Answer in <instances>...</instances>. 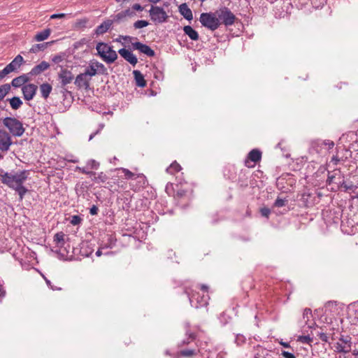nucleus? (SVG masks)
<instances>
[{
    "label": "nucleus",
    "instance_id": "f257e3e1",
    "mask_svg": "<svg viewBox=\"0 0 358 358\" xmlns=\"http://www.w3.org/2000/svg\"><path fill=\"white\" fill-rule=\"evenodd\" d=\"M29 171H21L14 174L6 173L1 176V182L10 188L14 189L19 194L20 199L22 200L27 189L22 185L28 178Z\"/></svg>",
    "mask_w": 358,
    "mask_h": 358
},
{
    "label": "nucleus",
    "instance_id": "f03ea898",
    "mask_svg": "<svg viewBox=\"0 0 358 358\" xmlns=\"http://www.w3.org/2000/svg\"><path fill=\"white\" fill-rule=\"evenodd\" d=\"M118 170L124 173L126 180H131L129 185L133 191L137 192L145 185L146 178L143 173H133L125 168H120Z\"/></svg>",
    "mask_w": 358,
    "mask_h": 358
},
{
    "label": "nucleus",
    "instance_id": "7ed1b4c3",
    "mask_svg": "<svg viewBox=\"0 0 358 358\" xmlns=\"http://www.w3.org/2000/svg\"><path fill=\"white\" fill-rule=\"evenodd\" d=\"M97 54L106 63L112 64L117 59V52L108 44L99 42L96 44Z\"/></svg>",
    "mask_w": 358,
    "mask_h": 358
},
{
    "label": "nucleus",
    "instance_id": "20e7f679",
    "mask_svg": "<svg viewBox=\"0 0 358 358\" xmlns=\"http://www.w3.org/2000/svg\"><path fill=\"white\" fill-rule=\"evenodd\" d=\"M199 20L203 27L212 31L217 29L221 24L217 17V11L215 13H201Z\"/></svg>",
    "mask_w": 358,
    "mask_h": 358
},
{
    "label": "nucleus",
    "instance_id": "39448f33",
    "mask_svg": "<svg viewBox=\"0 0 358 358\" xmlns=\"http://www.w3.org/2000/svg\"><path fill=\"white\" fill-rule=\"evenodd\" d=\"M3 125L8 128L10 134L15 136H21L24 132V129L20 121L15 117H6L3 120Z\"/></svg>",
    "mask_w": 358,
    "mask_h": 358
},
{
    "label": "nucleus",
    "instance_id": "423d86ee",
    "mask_svg": "<svg viewBox=\"0 0 358 358\" xmlns=\"http://www.w3.org/2000/svg\"><path fill=\"white\" fill-rule=\"evenodd\" d=\"M189 296L192 306L196 308L206 306L208 304L209 296L208 294H203L201 296L199 292L191 293L188 289L185 290Z\"/></svg>",
    "mask_w": 358,
    "mask_h": 358
},
{
    "label": "nucleus",
    "instance_id": "0eeeda50",
    "mask_svg": "<svg viewBox=\"0 0 358 358\" xmlns=\"http://www.w3.org/2000/svg\"><path fill=\"white\" fill-rule=\"evenodd\" d=\"M166 192L178 201L185 199L187 195V190L182 184H177L174 187L173 183H168L166 186Z\"/></svg>",
    "mask_w": 358,
    "mask_h": 358
},
{
    "label": "nucleus",
    "instance_id": "6e6552de",
    "mask_svg": "<svg viewBox=\"0 0 358 358\" xmlns=\"http://www.w3.org/2000/svg\"><path fill=\"white\" fill-rule=\"evenodd\" d=\"M216 11L221 24L222 23L225 26H231L234 24L236 17L228 8L224 7Z\"/></svg>",
    "mask_w": 358,
    "mask_h": 358
},
{
    "label": "nucleus",
    "instance_id": "1a4fd4ad",
    "mask_svg": "<svg viewBox=\"0 0 358 358\" xmlns=\"http://www.w3.org/2000/svg\"><path fill=\"white\" fill-rule=\"evenodd\" d=\"M107 69L105 66L96 60H92L89 64V66L85 69V73L89 76L91 78L97 74H106Z\"/></svg>",
    "mask_w": 358,
    "mask_h": 358
},
{
    "label": "nucleus",
    "instance_id": "9d476101",
    "mask_svg": "<svg viewBox=\"0 0 358 358\" xmlns=\"http://www.w3.org/2000/svg\"><path fill=\"white\" fill-rule=\"evenodd\" d=\"M13 141L10 134L3 129H0V159L3 158V154L10 150Z\"/></svg>",
    "mask_w": 358,
    "mask_h": 358
},
{
    "label": "nucleus",
    "instance_id": "9b49d317",
    "mask_svg": "<svg viewBox=\"0 0 358 358\" xmlns=\"http://www.w3.org/2000/svg\"><path fill=\"white\" fill-rule=\"evenodd\" d=\"M149 13L152 20L155 22H163L167 18V15L164 9L158 6H152Z\"/></svg>",
    "mask_w": 358,
    "mask_h": 358
},
{
    "label": "nucleus",
    "instance_id": "f8f14e48",
    "mask_svg": "<svg viewBox=\"0 0 358 358\" xmlns=\"http://www.w3.org/2000/svg\"><path fill=\"white\" fill-rule=\"evenodd\" d=\"M92 78L85 72L78 74L75 79L74 84L79 89L87 90L90 88Z\"/></svg>",
    "mask_w": 358,
    "mask_h": 358
},
{
    "label": "nucleus",
    "instance_id": "ddd939ff",
    "mask_svg": "<svg viewBox=\"0 0 358 358\" xmlns=\"http://www.w3.org/2000/svg\"><path fill=\"white\" fill-rule=\"evenodd\" d=\"M261 159L262 152L257 149H253L248 153V158L245 161V165L248 168H253Z\"/></svg>",
    "mask_w": 358,
    "mask_h": 358
},
{
    "label": "nucleus",
    "instance_id": "4468645a",
    "mask_svg": "<svg viewBox=\"0 0 358 358\" xmlns=\"http://www.w3.org/2000/svg\"><path fill=\"white\" fill-rule=\"evenodd\" d=\"M136 16V12H134L131 8L122 10L113 16V21L116 23L124 22L129 18H133Z\"/></svg>",
    "mask_w": 358,
    "mask_h": 358
},
{
    "label": "nucleus",
    "instance_id": "2eb2a0df",
    "mask_svg": "<svg viewBox=\"0 0 358 358\" xmlns=\"http://www.w3.org/2000/svg\"><path fill=\"white\" fill-rule=\"evenodd\" d=\"M38 87L34 84H27L22 87V92L24 99L27 101H30L34 97Z\"/></svg>",
    "mask_w": 358,
    "mask_h": 358
},
{
    "label": "nucleus",
    "instance_id": "dca6fc26",
    "mask_svg": "<svg viewBox=\"0 0 358 358\" xmlns=\"http://www.w3.org/2000/svg\"><path fill=\"white\" fill-rule=\"evenodd\" d=\"M58 77L61 81V85L62 87H64L66 85L71 83L74 78L72 72L66 69H61L58 73Z\"/></svg>",
    "mask_w": 358,
    "mask_h": 358
},
{
    "label": "nucleus",
    "instance_id": "f3484780",
    "mask_svg": "<svg viewBox=\"0 0 358 358\" xmlns=\"http://www.w3.org/2000/svg\"><path fill=\"white\" fill-rule=\"evenodd\" d=\"M24 61L23 57L18 55L15 57V58L10 63L8 64L3 69L4 73H7V75L18 68L22 65V62Z\"/></svg>",
    "mask_w": 358,
    "mask_h": 358
},
{
    "label": "nucleus",
    "instance_id": "a211bd4d",
    "mask_svg": "<svg viewBox=\"0 0 358 358\" xmlns=\"http://www.w3.org/2000/svg\"><path fill=\"white\" fill-rule=\"evenodd\" d=\"M132 47L134 49L139 50L148 57H153L155 55V51L150 46L141 42L132 43Z\"/></svg>",
    "mask_w": 358,
    "mask_h": 358
},
{
    "label": "nucleus",
    "instance_id": "6ab92c4d",
    "mask_svg": "<svg viewBox=\"0 0 358 358\" xmlns=\"http://www.w3.org/2000/svg\"><path fill=\"white\" fill-rule=\"evenodd\" d=\"M118 53L131 65L135 66L138 63L137 57L130 50L122 48L118 50Z\"/></svg>",
    "mask_w": 358,
    "mask_h": 358
},
{
    "label": "nucleus",
    "instance_id": "aec40b11",
    "mask_svg": "<svg viewBox=\"0 0 358 358\" xmlns=\"http://www.w3.org/2000/svg\"><path fill=\"white\" fill-rule=\"evenodd\" d=\"M50 67L49 63L43 61L39 64L35 66L30 71L31 76H37L45 71Z\"/></svg>",
    "mask_w": 358,
    "mask_h": 358
},
{
    "label": "nucleus",
    "instance_id": "412c9836",
    "mask_svg": "<svg viewBox=\"0 0 358 358\" xmlns=\"http://www.w3.org/2000/svg\"><path fill=\"white\" fill-rule=\"evenodd\" d=\"M113 22H115L113 19L104 21L96 28L95 34L96 35L103 34L110 28Z\"/></svg>",
    "mask_w": 358,
    "mask_h": 358
},
{
    "label": "nucleus",
    "instance_id": "4be33fe9",
    "mask_svg": "<svg viewBox=\"0 0 358 358\" xmlns=\"http://www.w3.org/2000/svg\"><path fill=\"white\" fill-rule=\"evenodd\" d=\"M180 13L187 20H192L193 18V15L191 9L188 7L187 3H182L179 6Z\"/></svg>",
    "mask_w": 358,
    "mask_h": 358
},
{
    "label": "nucleus",
    "instance_id": "5701e85b",
    "mask_svg": "<svg viewBox=\"0 0 358 358\" xmlns=\"http://www.w3.org/2000/svg\"><path fill=\"white\" fill-rule=\"evenodd\" d=\"M133 74L134 76V79L136 81V84L138 87H144L146 86V80L144 78L143 75L141 73V71L138 70H134L133 71Z\"/></svg>",
    "mask_w": 358,
    "mask_h": 358
},
{
    "label": "nucleus",
    "instance_id": "b1692460",
    "mask_svg": "<svg viewBox=\"0 0 358 358\" xmlns=\"http://www.w3.org/2000/svg\"><path fill=\"white\" fill-rule=\"evenodd\" d=\"M183 31L185 34L189 37L190 39L193 41H197L199 39V34L191 26H185Z\"/></svg>",
    "mask_w": 358,
    "mask_h": 358
},
{
    "label": "nucleus",
    "instance_id": "393cba45",
    "mask_svg": "<svg viewBox=\"0 0 358 358\" xmlns=\"http://www.w3.org/2000/svg\"><path fill=\"white\" fill-rule=\"evenodd\" d=\"M50 34H51V29L49 28L45 29L41 32H38L34 36V39L38 42L43 41H45V39H47L50 36Z\"/></svg>",
    "mask_w": 358,
    "mask_h": 358
},
{
    "label": "nucleus",
    "instance_id": "a878e982",
    "mask_svg": "<svg viewBox=\"0 0 358 358\" xmlns=\"http://www.w3.org/2000/svg\"><path fill=\"white\" fill-rule=\"evenodd\" d=\"M52 87L49 83H43L40 85V92L42 97L46 99L51 93Z\"/></svg>",
    "mask_w": 358,
    "mask_h": 358
},
{
    "label": "nucleus",
    "instance_id": "bb28decb",
    "mask_svg": "<svg viewBox=\"0 0 358 358\" xmlns=\"http://www.w3.org/2000/svg\"><path fill=\"white\" fill-rule=\"evenodd\" d=\"M53 41L47 42L44 43L35 44L30 48L29 52L32 53H37L40 51H43L46 49L49 44L52 43Z\"/></svg>",
    "mask_w": 358,
    "mask_h": 358
},
{
    "label": "nucleus",
    "instance_id": "cd10ccee",
    "mask_svg": "<svg viewBox=\"0 0 358 358\" xmlns=\"http://www.w3.org/2000/svg\"><path fill=\"white\" fill-rule=\"evenodd\" d=\"M64 236L65 234L62 231L55 234L53 241L57 247H62L64 245Z\"/></svg>",
    "mask_w": 358,
    "mask_h": 358
},
{
    "label": "nucleus",
    "instance_id": "c85d7f7f",
    "mask_svg": "<svg viewBox=\"0 0 358 358\" xmlns=\"http://www.w3.org/2000/svg\"><path fill=\"white\" fill-rule=\"evenodd\" d=\"M27 80V76L24 75L14 78L11 83L13 87H17L23 85Z\"/></svg>",
    "mask_w": 358,
    "mask_h": 358
},
{
    "label": "nucleus",
    "instance_id": "c756f323",
    "mask_svg": "<svg viewBox=\"0 0 358 358\" xmlns=\"http://www.w3.org/2000/svg\"><path fill=\"white\" fill-rule=\"evenodd\" d=\"M181 170L180 165L176 162H173L167 169L166 172L169 174L174 175Z\"/></svg>",
    "mask_w": 358,
    "mask_h": 358
},
{
    "label": "nucleus",
    "instance_id": "7c9ffc66",
    "mask_svg": "<svg viewBox=\"0 0 358 358\" xmlns=\"http://www.w3.org/2000/svg\"><path fill=\"white\" fill-rule=\"evenodd\" d=\"M197 354V352L194 349H185L178 352V356L183 357H192Z\"/></svg>",
    "mask_w": 358,
    "mask_h": 358
},
{
    "label": "nucleus",
    "instance_id": "2f4dec72",
    "mask_svg": "<svg viewBox=\"0 0 358 358\" xmlns=\"http://www.w3.org/2000/svg\"><path fill=\"white\" fill-rule=\"evenodd\" d=\"M9 102H10V107L13 110H17L22 105V101L17 96H14V97L10 99Z\"/></svg>",
    "mask_w": 358,
    "mask_h": 358
},
{
    "label": "nucleus",
    "instance_id": "473e14b6",
    "mask_svg": "<svg viewBox=\"0 0 358 358\" xmlns=\"http://www.w3.org/2000/svg\"><path fill=\"white\" fill-rule=\"evenodd\" d=\"M10 90V85L9 84H4L0 87V101L6 96Z\"/></svg>",
    "mask_w": 358,
    "mask_h": 358
},
{
    "label": "nucleus",
    "instance_id": "72a5a7b5",
    "mask_svg": "<svg viewBox=\"0 0 358 358\" xmlns=\"http://www.w3.org/2000/svg\"><path fill=\"white\" fill-rule=\"evenodd\" d=\"M94 176L93 180L96 183L105 182L107 180L106 175L105 173H103V172H101L99 174H97V175L96 174L95 176Z\"/></svg>",
    "mask_w": 358,
    "mask_h": 358
},
{
    "label": "nucleus",
    "instance_id": "f704fd0d",
    "mask_svg": "<svg viewBox=\"0 0 358 358\" xmlns=\"http://www.w3.org/2000/svg\"><path fill=\"white\" fill-rule=\"evenodd\" d=\"M149 24L148 22L145 20H137L134 23V27L135 29H141L145 27H147Z\"/></svg>",
    "mask_w": 358,
    "mask_h": 358
},
{
    "label": "nucleus",
    "instance_id": "c9c22d12",
    "mask_svg": "<svg viewBox=\"0 0 358 358\" xmlns=\"http://www.w3.org/2000/svg\"><path fill=\"white\" fill-rule=\"evenodd\" d=\"M297 341H299L302 343L310 344L313 342V338L309 336H299L297 338Z\"/></svg>",
    "mask_w": 358,
    "mask_h": 358
},
{
    "label": "nucleus",
    "instance_id": "e433bc0d",
    "mask_svg": "<svg viewBox=\"0 0 358 358\" xmlns=\"http://www.w3.org/2000/svg\"><path fill=\"white\" fill-rule=\"evenodd\" d=\"M287 201L280 198H278L274 203V206L278 208H281L285 206Z\"/></svg>",
    "mask_w": 358,
    "mask_h": 358
},
{
    "label": "nucleus",
    "instance_id": "4c0bfd02",
    "mask_svg": "<svg viewBox=\"0 0 358 358\" xmlns=\"http://www.w3.org/2000/svg\"><path fill=\"white\" fill-rule=\"evenodd\" d=\"M82 221V219L80 218V216L78 215H73L71 217V224H72L73 225H77V224H79Z\"/></svg>",
    "mask_w": 358,
    "mask_h": 358
},
{
    "label": "nucleus",
    "instance_id": "58836bf2",
    "mask_svg": "<svg viewBox=\"0 0 358 358\" xmlns=\"http://www.w3.org/2000/svg\"><path fill=\"white\" fill-rule=\"evenodd\" d=\"M260 213L262 216L268 217L269 215L271 214V210L269 208L264 207L260 209Z\"/></svg>",
    "mask_w": 358,
    "mask_h": 358
},
{
    "label": "nucleus",
    "instance_id": "ea45409f",
    "mask_svg": "<svg viewBox=\"0 0 358 358\" xmlns=\"http://www.w3.org/2000/svg\"><path fill=\"white\" fill-rule=\"evenodd\" d=\"M187 334V336H188V341H183V344H188V343L190 342V341H189V340H190L191 341H194V340L196 338V335L194 333H193V332H188Z\"/></svg>",
    "mask_w": 358,
    "mask_h": 358
},
{
    "label": "nucleus",
    "instance_id": "a19ab883",
    "mask_svg": "<svg viewBox=\"0 0 358 358\" xmlns=\"http://www.w3.org/2000/svg\"><path fill=\"white\" fill-rule=\"evenodd\" d=\"M87 23V20H86V19L80 20L76 22V27H85L86 26Z\"/></svg>",
    "mask_w": 358,
    "mask_h": 358
},
{
    "label": "nucleus",
    "instance_id": "79ce46f5",
    "mask_svg": "<svg viewBox=\"0 0 358 358\" xmlns=\"http://www.w3.org/2000/svg\"><path fill=\"white\" fill-rule=\"evenodd\" d=\"M77 169H78L80 171H81L83 173L90 175V176H95L96 173L92 171H87L84 168L81 167H77Z\"/></svg>",
    "mask_w": 358,
    "mask_h": 358
},
{
    "label": "nucleus",
    "instance_id": "37998d69",
    "mask_svg": "<svg viewBox=\"0 0 358 358\" xmlns=\"http://www.w3.org/2000/svg\"><path fill=\"white\" fill-rule=\"evenodd\" d=\"M131 9H132L134 10V12H135L136 10L137 11H142L143 10V7H142L140 4L138 3H135L132 6V7L131 8Z\"/></svg>",
    "mask_w": 358,
    "mask_h": 358
},
{
    "label": "nucleus",
    "instance_id": "c03bdc74",
    "mask_svg": "<svg viewBox=\"0 0 358 358\" xmlns=\"http://www.w3.org/2000/svg\"><path fill=\"white\" fill-rule=\"evenodd\" d=\"M311 315H312V311L310 308H306L303 310V317H307V319L308 320L309 316H311Z\"/></svg>",
    "mask_w": 358,
    "mask_h": 358
},
{
    "label": "nucleus",
    "instance_id": "a18cd8bd",
    "mask_svg": "<svg viewBox=\"0 0 358 358\" xmlns=\"http://www.w3.org/2000/svg\"><path fill=\"white\" fill-rule=\"evenodd\" d=\"M335 178H336V173L331 174L330 173H329L327 182L329 184H331V183L334 182Z\"/></svg>",
    "mask_w": 358,
    "mask_h": 358
},
{
    "label": "nucleus",
    "instance_id": "49530a36",
    "mask_svg": "<svg viewBox=\"0 0 358 358\" xmlns=\"http://www.w3.org/2000/svg\"><path fill=\"white\" fill-rule=\"evenodd\" d=\"M282 355L285 358H296L295 356L292 353L287 352V351H282Z\"/></svg>",
    "mask_w": 358,
    "mask_h": 358
},
{
    "label": "nucleus",
    "instance_id": "de8ad7c7",
    "mask_svg": "<svg viewBox=\"0 0 358 358\" xmlns=\"http://www.w3.org/2000/svg\"><path fill=\"white\" fill-rule=\"evenodd\" d=\"M65 16V13L53 14L50 16V19L64 18Z\"/></svg>",
    "mask_w": 358,
    "mask_h": 358
},
{
    "label": "nucleus",
    "instance_id": "09e8293b",
    "mask_svg": "<svg viewBox=\"0 0 358 358\" xmlns=\"http://www.w3.org/2000/svg\"><path fill=\"white\" fill-rule=\"evenodd\" d=\"M98 208L96 206H93L90 210V213L92 215H95L98 213Z\"/></svg>",
    "mask_w": 358,
    "mask_h": 358
},
{
    "label": "nucleus",
    "instance_id": "8fccbe9b",
    "mask_svg": "<svg viewBox=\"0 0 358 358\" xmlns=\"http://www.w3.org/2000/svg\"><path fill=\"white\" fill-rule=\"evenodd\" d=\"M318 336H319L320 338L322 341H324V342H327V341L328 337H327V334H324V333H322H322H320V334H318Z\"/></svg>",
    "mask_w": 358,
    "mask_h": 358
},
{
    "label": "nucleus",
    "instance_id": "3c124183",
    "mask_svg": "<svg viewBox=\"0 0 358 358\" xmlns=\"http://www.w3.org/2000/svg\"><path fill=\"white\" fill-rule=\"evenodd\" d=\"M115 184H117V186L122 189H125L126 188V183L124 182H119L118 180H117V182H114Z\"/></svg>",
    "mask_w": 358,
    "mask_h": 358
},
{
    "label": "nucleus",
    "instance_id": "603ef678",
    "mask_svg": "<svg viewBox=\"0 0 358 358\" xmlns=\"http://www.w3.org/2000/svg\"><path fill=\"white\" fill-rule=\"evenodd\" d=\"M90 166L92 169H96L99 166V164L94 160L90 161Z\"/></svg>",
    "mask_w": 358,
    "mask_h": 358
},
{
    "label": "nucleus",
    "instance_id": "864d4df0",
    "mask_svg": "<svg viewBox=\"0 0 358 358\" xmlns=\"http://www.w3.org/2000/svg\"><path fill=\"white\" fill-rule=\"evenodd\" d=\"M200 289L201 291H203L204 294H208V287L206 285H201Z\"/></svg>",
    "mask_w": 358,
    "mask_h": 358
},
{
    "label": "nucleus",
    "instance_id": "5fc2aeb1",
    "mask_svg": "<svg viewBox=\"0 0 358 358\" xmlns=\"http://www.w3.org/2000/svg\"><path fill=\"white\" fill-rule=\"evenodd\" d=\"M122 38L127 41V42H131L132 38L131 36H121Z\"/></svg>",
    "mask_w": 358,
    "mask_h": 358
},
{
    "label": "nucleus",
    "instance_id": "6e6d98bb",
    "mask_svg": "<svg viewBox=\"0 0 358 358\" xmlns=\"http://www.w3.org/2000/svg\"><path fill=\"white\" fill-rule=\"evenodd\" d=\"M7 75V73H4V69L0 71V81Z\"/></svg>",
    "mask_w": 358,
    "mask_h": 358
},
{
    "label": "nucleus",
    "instance_id": "4d7b16f0",
    "mask_svg": "<svg viewBox=\"0 0 358 358\" xmlns=\"http://www.w3.org/2000/svg\"><path fill=\"white\" fill-rule=\"evenodd\" d=\"M124 342L125 345H129V344L131 343V340L129 337H127V338H125Z\"/></svg>",
    "mask_w": 358,
    "mask_h": 358
},
{
    "label": "nucleus",
    "instance_id": "13d9d810",
    "mask_svg": "<svg viewBox=\"0 0 358 358\" xmlns=\"http://www.w3.org/2000/svg\"><path fill=\"white\" fill-rule=\"evenodd\" d=\"M326 145H328L330 148H333L334 145V143L333 141H328L327 143H325Z\"/></svg>",
    "mask_w": 358,
    "mask_h": 358
},
{
    "label": "nucleus",
    "instance_id": "bf43d9fd",
    "mask_svg": "<svg viewBox=\"0 0 358 358\" xmlns=\"http://www.w3.org/2000/svg\"><path fill=\"white\" fill-rule=\"evenodd\" d=\"M332 161H334V164H338V161H339V159H338V157H332Z\"/></svg>",
    "mask_w": 358,
    "mask_h": 358
},
{
    "label": "nucleus",
    "instance_id": "052dcab7",
    "mask_svg": "<svg viewBox=\"0 0 358 358\" xmlns=\"http://www.w3.org/2000/svg\"><path fill=\"white\" fill-rule=\"evenodd\" d=\"M280 345H282L285 348H289V343H285V342H280Z\"/></svg>",
    "mask_w": 358,
    "mask_h": 358
},
{
    "label": "nucleus",
    "instance_id": "680f3d73",
    "mask_svg": "<svg viewBox=\"0 0 358 358\" xmlns=\"http://www.w3.org/2000/svg\"><path fill=\"white\" fill-rule=\"evenodd\" d=\"M352 354L355 357V358H358V350H354Z\"/></svg>",
    "mask_w": 358,
    "mask_h": 358
},
{
    "label": "nucleus",
    "instance_id": "e2e57ef3",
    "mask_svg": "<svg viewBox=\"0 0 358 358\" xmlns=\"http://www.w3.org/2000/svg\"><path fill=\"white\" fill-rule=\"evenodd\" d=\"M96 255L97 256H101V252L99 250H97V251H96Z\"/></svg>",
    "mask_w": 358,
    "mask_h": 358
},
{
    "label": "nucleus",
    "instance_id": "0e129e2a",
    "mask_svg": "<svg viewBox=\"0 0 358 358\" xmlns=\"http://www.w3.org/2000/svg\"><path fill=\"white\" fill-rule=\"evenodd\" d=\"M149 1L152 2V3H157L159 0H148Z\"/></svg>",
    "mask_w": 358,
    "mask_h": 358
},
{
    "label": "nucleus",
    "instance_id": "69168bd1",
    "mask_svg": "<svg viewBox=\"0 0 358 358\" xmlns=\"http://www.w3.org/2000/svg\"><path fill=\"white\" fill-rule=\"evenodd\" d=\"M45 281H46V283L48 285H50V280L45 279Z\"/></svg>",
    "mask_w": 358,
    "mask_h": 358
},
{
    "label": "nucleus",
    "instance_id": "338daca9",
    "mask_svg": "<svg viewBox=\"0 0 358 358\" xmlns=\"http://www.w3.org/2000/svg\"><path fill=\"white\" fill-rule=\"evenodd\" d=\"M71 162L75 163V162H76L77 161H76V160H72Z\"/></svg>",
    "mask_w": 358,
    "mask_h": 358
},
{
    "label": "nucleus",
    "instance_id": "774afa93",
    "mask_svg": "<svg viewBox=\"0 0 358 358\" xmlns=\"http://www.w3.org/2000/svg\"><path fill=\"white\" fill-rule=\"evenodd\" d=\"M51 288H52V289H56L55 288L52 287V286H51Z\"/></svg>",
    "mask_w": 358,
    "mask_h": 358
}]
</instances>
